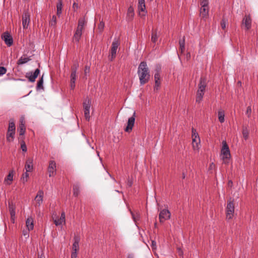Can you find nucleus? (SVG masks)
Returning a JSON list of instances; mask_svg holds the SVG:
<instances>
[{
  "mask_svg": "<svg viewBox=\"0 0 258 258\" xmlns=\"http://www.w3.org/2000/svg\"><path fill=\"white\" fill-rule=\"evenodd\" d=\"M138 75L141 85H144L149 81L150 74L146 62L142 61L140 63L138 69Z\"/></svg>",
  "mask_w": 258,
  "mask_h": 258,
  "instance_id": "nucleus-1",
  "label": "nucleus"
},
{
  "mask_svg": "<svg viewBox=\"0 0 258 258\" xmlns=\"http://www.w3.org/2000/svg\"><path fill=\"white\" fill-rule=\"evenodd\" d=\"M207 85V82L206 78L205 77H201L198 85V90L197 92V102L199 103L202 100Z\"/></svg>",
  "mask_w": 258,
  "mask_h": 258,
  "instance_id": "nucleus-2",
  "label": "nucleus"
},
{
  "mask_svg": "<svg viewBox=\"0 0 258 258\" xmlns=\"http://www.w3.org/2000/svg\"><path fill=\"white\" fill-rule=\"evenodd\" d=\"M85 24L86 21L84 18L80 19L79 20L78 27L73 37L74 41L77 42L79 41L82 34V30Z\"/></svg>",
  "mask_w": 258,
  "mask_h": 258,
  "instance_id": "nucleus-3",
  "label": "nucleus"
},
{
  "mask_svg": "<svg viewBox=\"0 0 258 258\" xmlns=\"http://www.w3.org/2000/svg\"><path fill=\"white\" fill-rule=\"evenodd\" d=\"M221 156L223 162L227 164L231 157L230 150L226 141L222 142V148L221 149Z\"/></svg>",
  "mask_w": 258,
  "mask_h": 258,
  "instance_id": "nucleus-4",
  "label": "nucleus"
},
{
  "mask_svg": "<svg viewBox=\"0 0 258 258\" xmlns=\"http://www.w3.org/2000/svg\"><path fill=\"white\" fill-rule=\"evenodd\" d=\"M226 219L228 220L233 218L234 213V205L233 200L231 198L228 200L227 207L226 209Z\"/></svg>",
  "mask_w": 258,
  "mask_h": 258,
  "instance_id": "nucleus-5",
  "label": "nucleus"
},
{
  "mask_svg": "<svg viewBox=\"0 0 258 258\" xmlns=\"http://www.w3.org/2000/svg\"><path fill=\"white\" fill-rule=\"evenodd\" d=\"M120 45V41L118 39L115 38L111 45V48L110 49V55L109 56V58L110 60H112L116 56L117 49Z\"/></svg>",
  "mask_w": 258,
  "mask_h": 258,
  "instance_id": "nucleus-6",
  "label": "nucleus"
},
{
  "mask_svg": "<svg viewBox=\"0 0 258 258\" xmlns=\"http://www.w3.org/2000/svg\"><path fill=\"white\" fill-rule=\"evenodd\" d=\"M170 218V213L167 209H163L161 211L159 215L160 222L163 223L165 221L168 220Z\"/></svg>",
  "mask_w": 258,
  "mask_h": 258,
  "instance_id": "nucleus-7",
  "label": "nucleus"
},
{
  "mask_svg": "<svg viewBox=\"0 0 258 258\" xmlns=\"http://www.w3.org/2000/svg\"><path fill=\"white\" fill-rule=\"evenodd\" d=\"M56 163L54 161L51 160L49 162V165L47 168V171L49 177H53L56 174Z\"/></svg>",
  "mask_w": 258,
  "mask_h": 258,
  "instance_id": "nucleus-8",
  "label": "nucleus"
},
{
  "mask_svg": "<svg viewBox=\"0 0 258 258\" xmlns=\"http://www.w3.org/2000/svg\"><path fill=\"white\" fill-rule=\"evenodd\" d=\"M136 112L134 111L133 115L132 117H130L127 121V124L125 129V131L126 132H130L134 126L135 121Z\"/></svg>",
  "mask_w": 258,
  "mask_h": 258,
  "instance_id": "nucleus-9",
  "label": "nucleus"
},
{
  "mask_svg": "<svg viewBox=\"0 0 258 258\" xmlns=\"http://www.w3.org/2000/svg\"><path fill=\"white\" fill-rule=\"evenodd\" d=\"M2 39L8 46H11L13 43V39L8 32H5L2 36Z\"/></svg>",
  "mask_w": 258,
  "mask_h": 258,
  "instance_id": "nucleus-10",
  "label": "nucleus"
},
{
  "mask_svg": "<svg viewBox=\"0 0 258 258\" xmlns=\"http://www.w3.org/2000/svg\"><path fill=\"white\" fill-rule=\"evenodd\" d=\"M160 68L157 69L156 70V73L154 75V80H155V86L154 90H158L161 84L160 81Z\"/></svg>",
  "mask_w": 258,
  "mask_h": 258,
  "instance_id": "nucleus-11",
  "label": "nucleus"
},
{
  "mask_svg": "<svg viewBox=\"0 0 258 258\" xmlns=\"http://www.w3.org/2000/svg\"><path fill=\"white\" fill-rule=\"evenodd\" d=\"M30 22V14L28 12H25L22 17V25L23 29H27Z\"/></svg>",
  "mask_w": 258,
  "mask_h": 258,
  "instance_id": "nucleus-12",
  "label": "nucleus"
},
{
  "mask_svg": "<svg viewBox=\"0 0 258 258\" xmlns=\"http://www.w3.org/2000/svg\"><path fill=\"white\" fill-rule=\"evenodd\" d=\"M138 8L139 14L140 15L145 16L147 13V11H146L145 0H139Z\"/></svg>",
  "mask_w": 258,
  "mask_h": 258,
  "instance_id": "nucleus-13",
  "label": "nucleus"
},
{
  "mask_svg": "<svg viewBox=\"0 0 258 258\" xmlns=\"http://www.w3.org/2000/svg\"><path fill=\"white\" fill-rule=\"evenodd\" d=\"M40 74V70L37 69L35 71L33 72H29L27 73L26 77L28 78L29 81L31 82H34L35 81L36 78L38 77Z\"/></svg>",
  "mask_w": 258,
  "mask_h": 258,
  "instance_id": "nucleus-14",
  "label": "nucleus"
},
{
  "mask_svg": "<svg viewBox=\"0 0 258 258\" xmlns=\"http://www.w3.org/2000/svg\"><path fill=\"white\" fill-rule=\"evenodd\" d=\"M66 216L64 212H62L61 214L60 217L58 218L56 217L55 218H53V222L56 226H59L61 225L62 223H66Z\"/></svg>",
  "mask_w": 258,
  "mask_h": 258,
  "instance_id": "nucleus-15",
  "label": "nucleus"
},
{
  "mask_svg": "<svg viewBox=\"0 0 258 258\" xmlns=\"http://www.w3.org/2000/svg\"><path fill=\"white\" fill-rule=\"evenodd\" d=\"M242 25H244L246 30L251 28V19L249 15H245L242 20Z\"/></svg>",
  "mask_w": 258,
  "mask_h": 258,
  "instance_id": "nucleus-16",
  "label": "nucleus"
},
{
  "mask_svg": "<svg viewBox=\"0 0 258 258\" xmlns=\"http://www.w3.org/2000/svg\"><path fill=\"white\" fill-rule=\"evenodd\" d=\"M9 209L10 213L11 220L14 222V218L15 217V205L12 202H9Z\"/></svg>",
  "mask_w": 258,
  "mask_h": 258,
  "instance_id": "nucleus-17",
  "label": "nucleus"
},
{
  "mask_svg": "<svg viewBox=\"0 0 258 258\" xmlns=\"http://www.w3.org/2000/svg\"><path fill=\"white\" fill-rule=\"evenodd\" d=\"M209 7H201L200 9V16L205 20H206L209 16Z\"/></svg>",
  "mask_w": 258,
  "mask_h": 258,
  "instance_id": "nucleus-18",
  "label": "nucleus"
},
{
  "mask_svg": "<svg viewBox=\"0 0 258 258\" xmlns=\"http://www.w3.org/2000/svg\"><path fill=\"white\" fill-rule=\"evenodd\" d=\"M43 195V191L42 190H40L35 197V200L39 206H40L42 203Z\"/></svg>",
  "mask_w": 258,
  "mask_h": 258,
  "instance_id": "nucleus-19",
  "label": "nucleus"
},
{
  "mask_svg": "<svg viewBox=\"0 0 258 258\" xmlns=\"http://www.w3.org/2000/svg\"><path fill=\"white\" fill-rule=\"evenodd\" d=\"M25 121L23 118H21L20 120V124L19 126V131L20 133V135H24L25 133Z\"/></svg>",
  "mask_w": 258,
  "mask_h": 258,
  "instance_id": "nucleus-20",
  "label": "nucleus"
},
{
  "mask_svg": "<svg viewBox=\"0 0 258 258\" xmlns=\"http://www.w3.org/2000/svg\"><path fill=\"white\" fill-rule=\"evenodd\" d=\"M33 219L32 217H29L27 218L26 221V227L28 229V231H30L33 229L34 223Z\"/></svg>",
  "mask_w": 258,
  "mask_h": 258,
  "instance_id": "nucleus-21",
  "label": "nucleus"
},
{
  "mask_svg": "<svg viewBox=\"0 0 258 258\" xmlns=\"http://www.w3.org/2000/svg\"><path fill=\"white\" fill-rule=\"evenodd\" d=\"M135 15L134 9L133 6H130L127 10L126 14V19L127 21H131L133 19Z\"/></svg>",
  "mask_w": 258,
  "mask_h": 258,
  "instance_id": "nucleus-22",
  "label": "nucleus"
},
{
  "mask_svg": "<svg viewBox=\"0 0 258 258\" xmlns=\"http://www.w3.org/2000/svg\"><path fill=\"white\" fill-rule=\"evenodd\" d=\"M33 159L29 158L27 159L26 165L25 169L27 172H31L33 170Z\"/></svg>",
  "mask_w": 258,
  "mask_h": 258,
  "instance_id": "nucleus-23",
  "label": "nucleus"
},
{
  "mask_svg": "<svg viewBox=\"0 0 258 258\" xmlns=\"http://www.w3.org/2000/svg\"><path fill=\"white\" fill-rule=\"evenodd\" d=\"M79 241H80V238L78 237L75 236L74 237V242L73 243V247H72L73 251H77L79 250Z\"/></svg>",
  "mask_w": 258,
  "mask_h": 258,
  "instance_id": "nucleus-24",
  "label": "nucleus"
},
{
  "mask_svg": "<svg viewBox=\"0 0 258 258\" xmlns=\"http://www.w3.org/2000/svg\"><path fill=\"white\" fill-rule=\"evenodd\" d=\"M218 119L221 123H223L225 121V113L224 110L219 109L218 112Z\"/></svg>",
  "mask_w": 258,
  "mask_h": 258,
  "instance_id": "nucleus-25",
  "label": "nucleus"
},
{
  "mask_svg": "<svg viewBox=\"0 0 258 258\" xmlns=\"http://www.w3.org/2000/svg\"><path fill=\"white\" fill-rule=\"evenodd\" d=\"M200 142L199 138H192V147L195 150H198L199 149V143Z\"/></svg>",
  "mask_w": 258,
  "mask_h": 258,
  "instance_id": "nucleus-26",
  "label": "nucleus"
},
{
  "mask_svg": "<svg viewBox=\"0 0 258 258\" xmlns=\"http://www.w3.org/2000/svg\"><path fill=\"white\" fill-rule=\"evenodd\" d=\"M62 2L61 0H58V3H57L56 8H57V15L58 17L60 16L62 13Z\"/></svg>",
  "mask_w": 258,
  "mask_h": 258,
  "instance_id": "nucleus-27",
  "label": "nucleus"
},
{
  "mask_svg": "<svg viewBox=\"0 0 258 258\" xmlns=\"http://www.w3.org/2000/svg\"><path fill=\"white\" fill-rule=\"evenodd\" d=\"M29 60H30V58L29 57L21 56L18 60L17 64L18 65H22L27 63Z\"/></svg>",
  "mask_w": 258,
  "mask_h": 258,
  "instance_id": "nucleus-28",
  "label": "nucleus"
},
{
  "mask_svg": "<svg viewBox=\"0 0 258 258\" xmlns=\"http://www.w3.org/2000/svg\"><path fill=\"white\" fill-rule=\"evenodd\" d=\"M91 107V101L89 99H86L83 103L84 111H90Z\"/></svg>",
  "mask_w": 258,
  "mask_h": 258,
  "instance_id": "nucleus-29",
  "label": "nucleus"
},
{
  "mask_svg": "<svg viewBox=\"0 0 258 258\" xmlns=\"http://www.w3.org/2000/svg\"><path fill=\"white\" fill-rule=\"evenodd\" d=\"M15 132H10L8 131L7 134V140L8 142H10L13 140Z\"/></svg>",
  "mask_w": 258,
  "mask_h": 258,
  "instance_id": "nucleus-30",
  "label": "nucleus"
},
{
  "mask_svg": "<svg viewBox=\"0 0 258 258\" xmlns=\"http://www.w3.org/2000/svg\"><path fill=\"white\" fill-rule=\"evenodd\" d=\"M80 193V186L76 184L73 186V195L75 197H78Z\"/></svg>",
  "mask_w": 258,
  "mask_h": 258,
  "instance_id": "nucleus-31",
  "label": "nucleus"
},
{
  "mask_svg": "<svg viewBox=\"0 0 258 258\" xmlns=\"http://www.w3.org/2000/svg\"><path fill=\"white\" fill-rule=\"evenodd\" d=\"M15 124L13 119H11L9 121V127L8 131L15 132Z\"/></svg>",
  "mask_w": 258,
  "mask_h": 258,
  "instance_id": "nucleus-32",
  "label": "nucleus"
},
{
  "mask_svg": "<svg viewBox=\"0 0 258 258\" xmlns=\"http://www.w3.org/2000/svg\"><path fill=\"white\" fill-rule=\"evenodd\" d=\"M43 76H42L41 78L37 82V86H36L37 90H39L40 89H42V90L43 89Z\"/></svg>",
  "mask_w": 258,
  "mask_h": 258,
  "instance_id": "nucleus-33",
  "label": "nucleus"
},
{
  "mask_svg": "<svg viewBox=\"0 0 258 258\" xmlns=\"http://www.w3.org/2000/svg\"><path fill=\"white\" fill-rule=\"evenodd\" d=\"M242 135L245 140H247L248 139L249 131L246 127H243L242 130Z\"/></svg>",
  "mask_w": 258,
  "mask_h": 258,
  "instance_id": "nucleus-34",
  "label": "nucleus"
},
{
  "mask_svg": "<svg viewBox=\"0 0 258 258\" xmlns=\"http://www.w3.org/2000/svg\"><path fill=\"white\" fill-rule=\"evenodd\" d=\"M179 44L180 49L181 50V52H183V50H184V44H185L184 37H183L182 39L179 40Z\"/></svg>",
  "mask_w": 258,
  "mask_h": 258,
  "instance_id": "nucleus-35",
  "label": "nucleus"
},
{
  "mask_svg": "<svg viewBox=\"0 0 258 258\" xmlns=\"http://www.w3.org/2000/svg\"><path fill=\"white\" fill-rule=\"evenodd\" d=\"M131 213L132 216V218L134 221L135 222H137L138 220L140 219V215L138 213H136V214L134 213L133 212H132L131 210Z\"/></svg>",
  "mask_w": 258,
  "mask_h": 258,
  "instance_id": "nucleus-36",
  "label": "nucleus"
},
{
  "mask_svg": "<svg viewBox=\"0 0 258 258\" xmlns=\"http://www.w3.org/2000/svg\"><path fill=\"white\" fill-rule=\"evenodd\" d=\"M56 24V17L53 15L49 22V25L51 27H55Z\"/></svg>",
  "mask_w": 258,
  "mask_h": 258,
  "instance_id": "nucleus-37",
  "label": "nucleus"
},
{
  "mask_svg": "<svg viewBox=\"0 0 258 258\" xmlns=\"http://www.w3.org/2000/svg\"><path fill=\"white\" fill-rule=\"evenodd\" d=\"M77 79V73H75V71H72L71 74V82H76Z\"/></svg>",
  "mask_w": 258,
  "mask_h": 258,
  "instance_id": "nucleus-38",
  "label": "nucleus"
},
{
  "mask_svg": "<svg viewBox=\"0 0 258 258\" xmlns=\"http://www.w3.org/2000/svg\"><path fill=\"white\" fill-rule=\"evenodd\" d=\"M200 5L201 7H209V1L201 0Z\"/></svg>",
  "mask_w": 258,
  "mask_h": 258,
  "instance_id": "nucleus-39",
  "label": "nucleus"
},
{
  "mask_svg": "<svg viewBox=\"0 0 258 258\" xmlns=\"http://www.w3.org/2000/svg\"><path fill=\"white\" fill-rule=\"evenodd\" d=\"M28 172L26 171L25 173H23L22 175V177H21V180L24 183L27 181V178L29 177Z\"/></svg>",
  "mask_w": 258,
  "mask_h": 258,
  "instance_id": "nucleus-40",
  "label": "nucleus"
},
{
  "mask_svg": "<svg viewBox=\"0 0 258 258\" xmlns=\"http://www.w3.org/2000/svg\"><path fill=\"white\" fill-rule=\"evenodd\" d=\"M13 176H14V171H11L9 172L6 180H10V181H12L13 179Z\"/></svg>",
  "mask_w": 258,
  "mask_h": 258,
  "instance_id": "nucleus-41",
  "label": "nucleus"
},
{
  "mask_svg": "<svg viewBox=\"0 0 258 258\" xmlns=\"http://www.w3.org/2000/svg\"><path fill=\"white\" fill-rule=\"evenodd\" d=\"M152 41L154 43H155L157 40V35L156 32H153L152 37H151Z\"/></svg>",
  "mask_w": 258,
  "mask_h": 258,
  "instance_id": "nucleus-42",
  "label": "nucleus"
},
{
  "mask_svg": "<svg viewBox=\"0 0 258 258\" xmlns=\"http://www.w3.org/2000/svg\"><path fill=\"white\" fill-rule=\"evenodd\" d=\"M104 27V22L103 21L100 22L98 26V28L100 32H101L103 30Z\"/></svg>",
  "mask_w": 258,
  "mask_h": 258,
  "instance_id": "nucleus-43",
  "label": "nucleus"
},
{
  "mask_svg": "<svg viewBox=\"0 0 258 258\" xmlns=\"http://www.w3.org/2000/svg\"><path fill=\"white\" fill-rule=\"evenodd\" d=\"M7 72V69L4 67H0V76L5 74Z\"/></svg>",
  "mask_w": 258,
  "mask_h": 258,
  "instance_id": "nucleus-44",
  "label": "nucleus"
},
{
  "mask_svg": "<svg viewBox=\"0 0 258 258\" xmlns=\"http://www.w3.org/2000/svg\"><path fill=\"white\" fill-rule=\"evenodd\" d=\"M85 117L86 120H89L90 119V111H84Z\"/></svg>",
  "mask_w": 258,
  "mask_h": 258,
  "instance_id": "nucleus-45",
  "label": "nucleus"
},
{
  "mask_svg": "<svg viewBox=\"0 0 258 258\" xmlns=\"http://www.w3.org/2000/svg\"><path fill=\"white\" fill-rule=\"evenodd\" d=\"M79 67L78 63H75L72 68V71H75V73H77V70Z\"/></svg>",
  "mask_w": 258,
  "mask_h": 258,
  "instance_id": "nucleus-46",
  "label": "nucleus"
},
{
  "mask_svg": "<svg viewBox=\"0 0 258 258\" xmlns=\"http://www.w3.org/2000/svg\"><path fill=\"white\" fill-rule=\"evenodd\" d=\"M192 138H199L198 133H197L196 132V131H195L194 128H192Z\"/></svg>",
  "mask_w": 258,
  "mask_h": 258,
  "instance_id": "nucleus-47",
  "label": "nucleus"
},
{
  "mask_svg": "<svg viewBox=\"0 0 258 258\" xmlns=\"http://www.w3.org/2000/svg\"><path fill=\"white\" fill-rule=\"evenodd\" d=\"M251 112V109L250 106L247 107L246 113L247 114L248 117L250 116Z\"/></svg>",
  "mask_w": 258,
  "mask_h": 258,
  "instance_id": "nucleus-48",
  "label": "nucleus"
},
{
  "mask_svg": "<svg viewBox=\"0 0 258 258\" xmlns=\"http://www.w3.org/2000/svg\"><path fill=\"white\" fill-rule=\"evenodd\" d=\"M226 21L224 20H223L221 23V26L223 29H224L226 28Z\"/></svg>",
  "mask_w": 258,
  "mask_h": 258,
  "instance_id": "nucleus-49",
  "label": "nucleus"
},
{
  "mask_svg": "<svg viewBox=\"0 0 258 258\" xmlns=\"http://www.w3.org/2000/svg\"><path fill=\"white\" fill-rule=\"evenodd\" d=\"M21 149L23 152L27 151V147L25 143L21 144Z\"/></svg>",
  "mask_w": 258,
  "mask_h": 258,
  "instance_id": "nucleus-50",
  "label": "nucleus"
},
{
  "mask_svg": "<svg viewBox=\"0 0 258 258\" xmlns=\"http://www.w3.org/2000/svg\"><path fill=\"white\" fill-rule=\"evenodd\" d=\"M29 231H23V234L24 235V236L26 238H27L29 237Z\"/></svg>",
  "mask_w": 258,
  "mask_h": 258,
  "instance_id": "nucleus-51",
  "label": "nucleus"
},
{
  "mask_svg": "<svg viewBox=\"0 0 258 258\" xmlns=\"http://www.w3.org/2000/svg\"><path fill=\"white\" fill-rule=\"evenodd\" d=\"M77 251H73L71 254V258H77Z\"/></svg>",
  "mask_w": 258,
  "mask_h": 258,
  "instance_id": "nucleus-52",
  "label": "nucleus"
},
{
  "mask_svg": "<svg viewBox=\"0 0 258 258\" xmlns=\"http://www.w3.org/2000/svg\"><path fill=\"white\" fill-rule=\"evenodd\" d=\"M133 184V181L132 179H128L127 180V184L129 187L132 186Z\"/></svg>",
  "mask_w": 258,
  "mask_h": 258,
  "instance_id": "nucleus-53",
  "label": "nucleus"
},
{
  "mask_svg": "<svg viewBox=\"0 0 258 258\" xmlns=\"http://www.w3.org/2000/svg\"><path fill=\"white\" fill-rule=\"evenodd\" d=\"M70 87L71 89H74L75 88V83L70 82Z\"/></svg>",
  "mask_w": 258,
  "mask_h": 258,
  "instance_id": "nucleus-54",
  "label": "nucleus"
},
{
  "mask_svg": "<svg viewBox=\"0 0 258 258\" xmlns=\"http://www.w3.org/2000/svg\"><path fill=\"white\" fill-rule=\"evenodd\" d=\"M152 248L153 249H154L156 248V242L154 241H152Z\"/></svg>",
  "mask_w": 258,
  "mask_h": 258,
  "instance_id": "nucleus-55",
  "label": "nucleus"
},
{
  "mask_svg": "<svg viewBox=\"0 0 258 258\" xmlns=\"http://www.w3.org/2000/svg\"><path fill=\"white\" fill-rule=\"evenodd\" d=\"M127 258H134V255L133 253H128L127 255Z\"/></svg>",
  "mask_w": 258,
  "mask_h": 258,
  "instance_id": "nucleus-56",
  "label": "nucleus"
},
{
  "mask_svg": "<svg viewBox=\"0 0 258 258\" xmlns=\"http://www.w3.org/2000/svg\"><path fill=\"white\" fill-rule=\"evenodd\" d=\"M73 9L75 10V9H77L78 8V5L77 3H74L73 4Z\"/></svg>",
  "mask_w": 258,
  "mask_h": 258,
  "instance_id": "nucleus-57",
  "label": "nucleus"
},
{
  "mask_svg": "<svg viewBox=\"0 0 258 258\" xmlns=\"http://www.w3.org/2000/svg\"><path fill=\"white\" fill-rule=\"evenodd\" d=\"M89 70H90V67H87V66H86V67H85V73H87V72H89Z\"/></svg>",
  "mask_w": 258,
  "mask_h": 258,
  "instance_id": "nucleus-58",
  "label": "nucleus"
},
{
  "mask_svg": "<svg viewBox=\"0 0 258 258\" xmlns=\"http://www.w3.org/2000/svg\"><path fill=\"white\" fill-rule=\"evenodd\" d=\"M214 166H215V165H214V163H212L210 164V168L212 169H213V168H214Z\"/></svg>",
  "mask_w": 258,
  "mask_h": 258,
  "instance_id": "nucleus-59",
  "label": "nucleus"
},
{
  "mask_svg": "<svg viewBox=\"0 0 258 258\" xmlns=\"http://www.w3.org/2000/svg\"><path fill=\"white\" fill-rule=\"evenodd\" d=\"M38 258H45V257L43 255L41 254L38 256Z\"/></svg>",
  "mask_w": 258,
  "mask_h": 258,
  "instance_id": "nucleus-60",
  "label": "nucleus"
},
{
  "mask_svg": "<svg viewBox=\"0 0 258 258\" xmlns=\"http://www.w3.org/2000/svg\"><path fill=\"white\" fill-rule=\"evenodd\" d=\"M179 250V254H181L182 253V251H180V249H178Z\"/></svg>",
  "mask_w": 258,
  "mask_h": 258,
  "instance_id": "nucleus-61",
  "label": "nucleus"
},
{
  "mask_svg": "<svg viewBox=\"0 0 258 258\" xmlns=\"http://www.w3.org/2000/svg\"><path fill=\"white\" fill-rule=\"evenodd\" d=\"M154 225H155V227H156L157 226V223H155Z\"/></svg>",
  "mask_w": 258,
  "mask_h": 258,
  "instance_id": "nucleus-62",
  "label": "nucleus"
},
{
  "mask_svg": "<svg viewBox=\"0 0 258 258\" xmlns=\"http://www.w3.org/2000/svg\"><path fill=\"white\" fill-rule=\"evenodd\" d=\"M241 83V82L239 81L238 82V84H240Z\"/></svg>",
  "mask_w": 258,
  "mask_h": 258,
  "instance_id": "nucleus-63",
  "label": "nucleus"
},
{
  "mask_svg": "<svg viewBox=\"0 0 258 258\" xmlns=\"http://www.w3.org/2000/svg\"><path fill=\"white\" fill-rule=\"evenodd\" d=\"M241 83V82L239 81L238 82V84H240Z\"/></svg>",
  "mask_w": 258,
  "mask_h": 258,
  "instance_id": "nucleus-64",
  "label": "nucleus"
}]
</instances>
